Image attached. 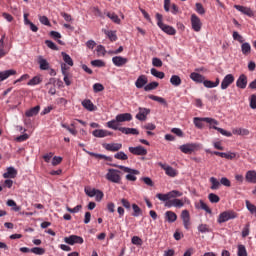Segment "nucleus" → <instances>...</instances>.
<instances>
[{
    "instance_id": "nucleus-1",
    "label": "nucleus",
    "mask_w": 256,
    "mask_h": 256,
    "mask_svg": "<svg viewBox=\"0 0 256 256\" xmlns=\"http://www.w3.org/2000/svg\"><path fill=\"white\" fill-rule=\"evenodd\" d=\"M204 123H208L209 129H215V131H218L224 137H233V133H231L223 128L217 127V125H219V121H217L214 118L205 117Z\"/></svg>"
},
{
    "instance_id": "nucleus-2",
    "label": "nucleus",
    "mask_w": 256,
    "mask_h": 256,
    "mask_svg": "<svg viewBox=\"0 0 256 256\" xmlns=\"http://www.w3.org/2000/svg\"><path fill=\"white\" fill-rule=\"evenodd\" d=\"M113 167H118V169H121L122 171H124V173H128L126 175L127 181H137L136 175H139V170H135L127 166L115 165V164L113 165Z\"/></svg>"
},
{
    "instance_id": "nucleus-3",
    "label": "nucleus",
    "mask_w": 256,
    "mask_h": 256,
    "mask_svg": "<svg viewBox=\"0 0 256 256\" xmlns=\"http://www.w3.org/2000/svg\"><path fill=\"white\" fill-rule=\"evenodd\" d=\"M231 219H237V214L233 210L224 211L219 214L217 223L221 225V223H227V221H231Z\"/></svg>"
},
{
    "instance_id": "nucleus-4",
    "label": "nucleus",
    "mask_w": 256,
    "mask_h": 256,
    "mask_svg": "<svg viewBox=\"0 0 256 256\" xmlns=\"http://www.w3.org/2000/svg\"><path fill=\"white\" fill-rule=\"evenodd\" d=\"M106 179L107 181H110V183H121V171L117 169H108Z\"/></svg>"
},
{
    "instance_id": "nucleus-5",
    "label": "nucleus",
    "mask_w": 256,
    "mask_h": 256,
    "mask_svg": "<svg viewBox=\"0 0 256 256\" xmlns=\"http://www.w3.org/2000/svg\"><path fill=\"white\" fill-rule=\"evenodd\" d=\"M179 149L185 155H191V153H194V151H198L199 144H197V143H187V144L181 145L179 147Z\"/></svg>"
},
{
    "instance_id": "nucleus-6",
    "label": "nucleus",
    "mask_w": 256,
    "mask_h": 256,
    "mask_svg": "<svg viewBox=\"0 0 256 256\" xmlns=\"http://www.w3.org/2000/svg\"><path fill=\"white\" fill-rule=\"evenodd\" d=\"M64 242L67 243V245H83L84 240L81 236L70 235L64 238Z\"/></svg>"
},
{
    "instance_id": "nucleus-7",
    "label": "nucleus",
    "mask_w": 256,
    "mask_h": 256,
    "mask_svg": "<svg viewBox=\"0 0 256 256\" xmlns=\"http://www.w3.org/2000/svg\"><path fill=\"white\" fill-rule=\"evenodd\" d=\"M190 21H191V26L193 31H195L196 33H199V31H201V28L203 27L201 18H199L196 14H192Z\"/></svg>"
},
{
    "instance_id": "nucleus-8",
    "label": "nucleus",
    "mask_w": 256,
    "mask_h": 256,
    "mask_svg": "<svg viewBox=\"0 0 256 256\" xmlns=\"http://www.w3.org/2000/svg\"><path fill=\"white\" fill-rule=\"evenodd\" d=\"M233 83H235V76H233V74H227L221 82L222 91L229 89L230 85H233Z\"/></svg>"
},
{
    "instance_id": "nucleus-9",
    "label": "nucleus",
    "mask_w": 256,
    "mask_h": 256,
    "mask_svg": "<svg viewBox=\"0 0 256 256\" xmlns=\"http://www.w3.org/2000/svg\"><path fill=\"white\" fill-rule=\"evenodd\" d=\"M159 165H160L161 169H163V171H165V174L168 177H177V175H179V172L175 168H173L167 164H163V163H159Z\"/></svg>"
},
{
    "instance_id": "nucleus-10",
    "label": "nucleus",
    "mask_w": 256,
    "mask_h": 256,
    "mask_svg": "<svg viewBox=\"0 0 256 256\" xmlns=\"http://www.w3.org/2000/svg\"><path fill=\"white\" fill-rule=\"evenodd\" d=\"M103 147L106 151H111L112 153H117L123 149V144L121 143H105Z\"/></svg>"
},
{
    "instance_id": "nucleus-11",
    "label": "nucleus",
    "mask_w": 256,
    "mask_h": 256,
    "mask_svg": "<svg viewBox=\"0 0 256 256\" xmlns=\"http://www.w3.org/2000/svg\"><path fill=\"white\" fill-rule=\"evenodd\" d=\"M181 219L183 221L184 228L189 230V227H191V215L188 210H183L181 212Z\"/></svg>"
},
{
    "instance_id": "nucleus-12",
    "label": "nucleus",
    "mask_w": 256,
    "mask_h": 256,
    "mask_svg": "<svg viewBox=\"0 0 256 256\" xmlns=\"http://www.w3.org/2000/svg\"><path fill=\"white\" fill-rule=\"evenodd\" d=\"M234 9H237L242 15H247V17H254L255 13L250 7L242 5H234Z\"/></svg>"
},
{
    "instance_id": "nucleus-13",
    "label": "nucleus",
    "mask_w": 256,
    "mask_h": 256,
    "mask_svg": "<svg viewBox=\"0 0 256 256\" xmlns=\"http://www.w3.org/2000/svg\"><path fill=\"white\" fill-rule=\"evenodd\" d=\"M112 63L115 67H123V65H127V63H129V59L123 56H114L112 58Z\"/></svg>"
},
{
    "instance_id": "nucleus-14",
    "label": "nucleus",
    "mask_w": 256,
    "mask_h": 256,
    "mask_svg": "<svg viewBox=\"0 0 256 256\" xmlns=\"http://www.w3.org/2000/svg\"><path fill=\"white\" fill-rule=\"evenodd\" d=\"M128 151H130L132 153V155H147V149H145V147L143 146H136V147H129Z\"/></svg>"
},
{
    "instance_id": "nucleus-15",
    "label": "nucleus",
    "mask_w": 256,
    "mask_h": 256,
    "mask_svg": "<svg viewBox=\"0 0 256 256\" xmlns=\"http://www.w3.org/2000/svg\"><path fill=\"white\" fill-rule=\"evenodd\" d=\"M247 83V75L241 74L236 80V87H238V89H247Z\"/></svg>"
},
{
    "instance_id": "nucleus-16",
    "label": "nucleus",
    "mask_w": 256,
    "mask_h": 256,
    "mask_svg": "<svg viewBox=\"0 0 256 256\" xmlns=\"http://www.w3.org/2000/svg\"><path fill=\"white\" fill-rule=\"evenodd\" d=\"M93 137H97L99 139H103V137H109L113 135V132H109V130L96 129L92 132Z\"/></svg>"
},
{
    "instance_id": "nucleus-17",
    "label": "nucleus",
    "mask_w": 256,
    "mask_h": 256,
    "mask_svg": "<svg viewBox=\"0 0 256 256\" xmlns=\"http://www.w3.org/2000/svg\"><path fill=\"white\" fill-rule=\"evenodd\" d=\"M151 113V110L148 108H139V112L136 114V119L138 121H146L147 115Z\"/></svg>"
},
{
    "instance_id": "nucleus-18",
    "label": "nucleus",
    "mask_w": 256,
    "mask_h": 256,
    "mask_svg": "<svg viewBox=\"0 0 256 256\" xmlns=\"http://www.w3.org/2000/svg\"><path fill=\"white\" fill-rule=\"evenodd\" d=\"M147 83H149V79L145 75H140L135 82V87L137 89H143Z\"/></svg>"
},
{
    "instance_id": "nucleus-19",
    "label": "nucleus",
    "mask_w": 256,
    "mask_h": 256,
    "mask_svg": "<svg viewBox=\"0 0 256 256\" xmlns=\"http://www.w3.org/2000/svg\"><path fill=\"white\" fill-rule=\"evenodd\" d=\"M15 177H17V169L13 166L8 167L3 174L4 179H15Z\"/></svg>"
},
{
    "instance_id": "nucleus-20",
    "label": "nucleus",
    "mask_w": 256,
    "mask_h": 256,
    "mask_svg": "<svg viewBox=\"0 0 256 256\" xmlns=\"http://www.w3.org/2000/svg\"><path fill=\"white\" fill-rule=\"evenodd\" d=\"M245 180L247 183H251L252 185H256V171L248 170L245 174Z\"/></svg>"
},
{
    "instance_id": "nucleus-21",
    "label": "nucleus",
    "mask_w": 256,
    "mask_h": 256,
    "mask_svg": "<svg viewBox=\"0 0 256 256\" xmlns=\"http://www.w3.org/2000/svg\"><path fill=\"white\" fill-rule=\"evenodd\" d=\"M119 125H121V124L117 120V116L115 117V119H112L106 123V127H108V129H113L114 131H119V129H121V127H119Z\"/></svg>"
},
{
    "instance_id": "nucleus-22",
    "label": "nucleus",
    "mask_w": 256,
    "mask_h": 256,
    "mask_svg": "<svg viewBox=\"0 0 256 256\" xmlns=\"http://www.w3.org/2000/svg\"><path fill=\"white\" fill-rule=\"evenodd\" d=\"M117 121L121 123H125L126 121H131L133 119V115L131 113H122L116 115Z\"/></svg>"
},
{
    "instance_id": "nucleus-23",
    "label": "nucleus",
    "mask_w": 256,
    "mask_h": 256,
    "mask_svg": "<svg viewBox=\"0 0 256 256\" xmlns=\"http://www.w3.org/2000/svg\"><path fill=\"white\" fill-rule=\"evenodd\" d=\"M11 75H17V71H15L14 69H10L0 72V82L5 81V79H9Z\"/></svg>"
},
{
    "instance_id": "nucleus-24",
    "label": "nucleus",
    "mask_w": 256,
    "mask_h": 256,
    "mask_svg": "<svg viewBox=\"0 0 256 256\" xmlns=\"http://www.w3.org/2000/svg\"><path fill=\"white\" fill-rule=\"evenodd\" d=\"M119 131L124 135H139V130H137V128L120 127Z\"/></svg>"
},
{
    "instance_id": "nucleus-25",
    "label": "nucleus",
    "mask_w": 256,
    "mask_h": 256,
    "mask_svg": "<svg viewBox=\"0 0 256 256\" xmlns=\"http://www.w3.org/2000/svg\"><path fill=\"white\" fill-rule=\"evenodd\" d=\"M82 107H84V109H86L87 111L97 110V106H95V104H93V102H91V100L89 99H85L84 101H82Z\"/></svg>"
},
{
    "instance_id": "nucleus-26",
    "label": "nucleus",
    "mask_w": 256,
    "mask_h": 256,
    "mask_svg": "<svg viewBox=\"0 0 256 256\" xmlns=\"http://www.w3.org/2000/svg\"><path fill=\"white\" fill-rule=\"evenodd\" d=\"M190 79H192V81H194L195 83H204L205 76H203L197 72H192L190 74Z\"/></svg>"
},
{
    "instance_id": "nucleus-27",
    "label": "nucleus",
    "mask_w": 256,
    "mask_h": 256,
    "mask_svg": "<svg viewBox=\"0 0 256 256\" xmlns=\"http://www.w3.org/2000/svg\"><path fill=\"white\" fill-rule=\"evenodd\" d=\"M219 83H220L219 78H216L215 82H213L211 80H205L204 79L203 85L207 89H214V87H219Z\"/></svg>"
},
{
    "instance_id": "nucleus-28",
    "label": "nucleus",
    "mask_w": 256,
    "mask_h": 256,
    "mask_svg": "<svg viewBox=\"0 0 256 256\" xmlns=\"http://www.w3.org/2000/svg\"><path fill=\"white\" fill-rule=\"evenodd\" d=\"M38 64L40 65L41 71H47L49 69V62L43 56H38Z\"/></svg>"
},
{
    "instance_id": "nucleus-29",
    "label": "nucleus",
    "mask_w": 256,
    "mask_h": 256,
    "mask_svg": "<svg viewBox=\"0 0 256 256\" xmlns=\"http://www.w3.org/2000/svg\"><path fill=\"white\" fill-rule=\"evenodd\" d=\"M160 29L166 33L167 35H175L177 33V30H175L173 28V26H169L166 24H162V26L160 27Z\"/></svg>"
},
{
    "instance_id": "nucleus-30",
    "label": "nucleus",
    "mask_w": 256,
    "mask_h": 256,
    "mask_svg": "<svg viewBox=\"0 0 256 256\" xmlns=\"http://www.w3.org/2000/svg\"><path fill=\"white\" fill-rule=\"evenodd\" d=\"M165 219L168 221V223H175V221H177V214H175L173 211H166Z\"/></svg>"
},
{
    "instance_id": "nucleus-31",
    "label": "nucleus",
    "mask_w": 256,
    "mask_h": 256,
    "mask_svg": "<svg viewBox=\"0 0 256 256\" xmlns=\"http://www.w3.org/2000/svg\"><path fill=\"white\" fill-rule=\"evenodd\" d=\"M242 55H250L251 54V44L249 42H242L241 45Z\"/></svg>"
},
{
    "instance_id": "nucleus-32",
    "label": "nucleus",
    "mask_w": 256,
    "mask_h": 256,
    "mask_svg": "<svg viewBox=\"0 0 256 256\" xmlns=\"http://www.w3.org/2000/svg\"><path fill=\"white\" fill-rule=\"evenodd\" d=\"M63 61L65 65H68L69 67H73L74 63H73V58H71V56H69V54H67L66 52H61Z\"/></svg>"
},
{
    "instance_id": "nucleus-33",
    "label": "nucleus",
    "mask_w": 256,
    "mask_h": 256,
    "mask_svg": "<svg viewBox=\"0 0 256 256\" xmlns=\"http://www.w3.org/2000/svg\"><path fill=\"white\" fill-rule=\"evenodd\" d=\"M10 47L5 46V44H3V40L0 41V59H3V57H5V55H7L10 51Z\"/></svg>"
},
{
    "instance_id": "nucleus-34",
    "label": "nucleus",
    "mask_w": 256,
    "mask_h": 256,
    "mask_svg": "<svg viewBox=\"0 0 256 256\" xmlns=\"http://www.w3.org/2000/svg\"><path fill=\"white\" fill-rule=\"evenodd\" d=\"M185 203H187V198L186 197L182 198V199H177V198L173 199V205L177 209H181V207H183L185 205Z\"/></svg>"
},
{
    "instance_id": "nucleus-35",
    "label": "nucleus",
    "mask_w": 256,
    "mask_h": 256,
    "mask_svg": "<svg viewBox=\"0 0 256 256\" xmlns=\"http://www.w3.org/2000/svg\"><path fill=\"white\" fill-rule=\"evenodd\" d=\"M232 133L233 135L247 136L249 135V130L245 128H233Z\"/></svg>"
},
{
    "instance_id": "nucleus-36",
    "label": "nucleus",
    "mask_w": 256,
    "mask_h": 256,
    "mask_svg": "<svg viewBox=\"0 0 256 256\" xmlns=\"http://www.w3.org/2000/svg\"><path fill=\"white\" fill-rule=\"evenodd\" d=\"M210 183H211L210 189H212V191H217V189L221 187V182H219V180H217V178L215 177L210 178Z\"/></svg>"
},
{
    "instance_id": "nucleus-37",
    "label": "nucleus",
    "mask_w": 256,
    "mask_h": 256,
    "mask_svg": "<svg viewBox=\"0 0 256 256\" xmlns=\"http://www.w3.org/2000/svg\"><path fill=\"white\" fill-rule=\"evenodd\" d=\"M170 83L173 85V87H179V85L182 83L181 77H179V75H172L170 78Z\"/></svg>"
},
{
    "instance_id": "nucleus-38",
    "label": "nucleus",
    "mask_w": 256,
    "mask_h": 256,
    "mask_svg": "<svg viewBox=\"0 0 256 256\" xmlns=\"http://www.w3.org/2000/svg\"><path fill=\"white\" fill-rule=\"evenodd\" d=\"M40 109H41L40 106H35V107L31 108L30 110L26 111L25 115H26V117H33L35 115H38Z\"/></svg>"
},
{
    "instance_id": "nucleus-39",
    "label": "nucleus",
    "mask_w": 256,
    "mask_h": 256,
    "mask_svg": "<svg viewBox=\"0 0 256 256\" xmlns=\"http://www.w3.org/2000/svg\"><path fill=\"white\" fill-rule=\"evenodd\" d=\"M105 35L108 37L110 41H116L117 40V32L113 30H104Z\"/></svg>"
},
{
    "instance_id": "nucleus-40",
    "label": "nucleus",
    "mask_w": 256,
    "mask_h": 256,
    "mask_svg": "<svg viewBox=\"0 0 256 256\" xmlns=\"http://www.w3.org/2000/svg\"><path fill=\"white\" fill-rule=\"evenodd\" d=\"M203 121H205V117H194L193 118V123L197 129H203Z\"/></svg>"
},
{
    "instance_id": "nucleus-41",
    "label": "nucleus",
    "mask_w": 256,
    "mask_h": 256,
    "mask_svg": "<svg viewBox=\"0 0 256 256\" xmlns=\"http://www.w3.org/2000/svg\"><path fill=\"white\" fill-rule=\"evenodd\" d=\"M114 159H118V161H127V159H129V156H127L125 152L119 151L116 154H114Z\"/></svg>"
},
{
    "instance_id": "nucleus-42",
    "label": "nucleus",
    "mask_w": 256,
    "mask_h": 256,
    "mask_svg": "<svg viewBox=\"0 0 256 256\" xmlns=\"http://www.w3.org/2000/svg\"><path fill=\"white\" fill-rule=\"evenodd\" d=\"M151 75H153V77H157V79H165V73L164 72H160L159 70L152 68L150 70Z\"/></svg>"
},
{
    "instance_id": "nucleus-43",
    "label": "nucleus",
    "mask_w": 256,
    "mask_h": 256,
    "mask_svg": "<svg viewBox=\"0 0 256 256\" xmlns=\"http://www.w3.org/2000/svg\"><path fill=\"white\" fill-rule=\"evenodd\" d=\"M148 99H151L152 101H157L158 103H161L162 105H167V101L163 97H159L156 95H148Z\"/></svg>"
},
{
    "instance_id": "nucleus-44",
    "label": "nucleus",
    "mask_w": 256,
    "mask_h": 256,
    "mask_svg": "<svg viewBox=\"0 0 256 256\" xmlns=\"http://www.w3.org/2000/svg\"><path fill=\"white\" fill-rule=\"evenodd\" d=\"M97 190L95 188H91L89 186L84 188V192L88 197H95V195L97 194Z\"/></svg>"
},
{
    "instance_id": "nucleus-45",
    "label": "nucleus",
    "mask_w": 256,
    "mask_h": 256,
    "mask_svg": "<svg viewBox=\"0 0 256 256\" xmlns=\"http://www.w3.org/2000/svg\"><path fill=\"white\" fill-rule=\"evenodd\" d=\"M90 155L91 157H95L96 159H105L106 161H109V156L103 155V154H97L95 152H89L84 149Z\"/></svg>"
},
{
    "instance_id": "nucleus-46",
    "label": "nucleus",
    "mask_w": 256,
    "mask_h": 256,
    "mask_svg": "<svg viewBox=\"0 0 256 256\" xmlns=\"http://www.w3.org/2000/svg\"><path fill=\"white\" fill-rule=\"evenodd\" d=\"M159 87V82H150L144 87V91H154V89Z\"/></svg>"
},
{
    "instance_id": "nucleus-47",
    "label": "nucleus",
    "mask_w": 256,
    "mask_h": 256,
    "mask_svg": "<svg viewBox=\"0 0 256 256\" xmlns=\"http://www.w3.org/2000/svg\"><path fill=\"white\" fill-rule=\"evenodd\" d=\"M132 209H133V217H140V215H143V210L139 208L137 204H132Z\"/></svg>"
},
{
    "instance_id": "nucleus-48",
    "label": "nucleus",
    "mask_w": 256,
    "mask_h": 256,
    "mask_svg": "<svg viewBox=\"0 0 256 256\" xmlns=\"http://www.w3.org/2000/svg\"><path fill=\"white\" fill-rule=\"evenodd\" d=\"M236 157H237V153H235V152H228V153L222 152V154H221L222 159L233 160Z\"/></svg>"
},
{
    "instance_id": "nucleus-49",
    "label": "nucleus",
    "mask_w": 256,
    "mask_h": 256,
    "mask_svg": "<svg viewBox=\"0 0 256 256\" xmlns=\"http://www.w3.org/2000/svg\"><path fill=\"white\" fill-rule=\"evenodd\" d=\"M107 17L113 21V23H116L117 25L121 24V19H119V16L115 13H107Z\"/></svg>"
},
{
    "instance_id": "nucleus-50",
    "label": "nucleus",
    "mask_w": 256,
    "mask_h": 256,
    "mask_svg": "<svg viewBox=\"0 0 256 256\" xmlns=\"http://www.w3.org/2000/svg\"><path fill=\"white\" fill-rule=\"evenodd\" d=\"M6 205L8 207H13L12 208L13 211H21V206H17V203L15 202V200H11V199L7 200Z\"/></svg>"
},
{
    "instance_id": "nucleus-51",
    "label": "nucleus",
    "mask_w": 256,
    "mask_h": 256,
    "mask_svg": "<svg viewBox=\"0 0 256 256\" xmlns=\"http://www.w3.org/2000/svg\"><path fill=\"white\" fill-rule=\"evenodd\" d=\"M199 233H211V228L207 224H200L198 225Z\"/></svg>"
},
{
    "instance_id": "nucleus-52",
    "label": "nucleus",
    "mask_w": 256,
    "mask_h": 256,
    "mask_svg": "<svg viewBox=\"0 0 256 256\" xmlns=\"http://www.w3.org/2000/svg\"><path fill=\"white\" fill-rule=\"evenodd\" d=\"M41 81H43L41 79V77L39 76H34L28 83L27 85H29L30 87H33L35 85H39L41 83Z\"/></svg>"
},
{
    "instance_id": "nucleus-53",
    "label": "nucleus",
    "mask_w": 256,
    "mask_h": 256,
    "mask_svg": "<svg viewBox=\"0 0 256 256\" xmlns=\"http://www.w3.org/2000/svg\"><path fill=\"white\" fill-rule=\"evenodd\" d=\"M96 53L98 57H105L107 50H105V47L103 45H98L96 48Z\"/></svg>"
},
{
    "instance_id": "nucleus-54",
    "label": "nucleus",
    "mask_w": 256,
    "mask_h": 256,
    "mask_svg": "<svg viewBox=\"0 0 256 256\" xmlns=\"http://www.w3.org/2000/svg\"><path fill=\"white\" fill-rule=\"evenodd\" d=\"M156 197H157V199H159V201H164L165 203H167V201H169V199H171L169 192L166 194L158 193L156 195Z\"/></svg>"
},
{
    "instance_id": "nucleus-55",
    "label": "nucleus",
    "mask_w": 256,
    "mask_h": 256,
    "mask_svg": "<svg viewBox=\"0 0 256 256\" xmlns=\"http://www.w3.org/2000/svg\"><path fill=\"white\" fill-rule=\"evenodd\" d=\"M246 207L252 215H256V206H255V204H252L251 202H249V200H246Z\"/></svg>"
},
{
    "instance_id": "nucleus-56",
    "label": "nucleus",
    "mask_w": 256,
    "mask_h": 256,
    "mask_svg": "<svg viewBox=\"0 0 256 256\" xmlns=\"http://www.w3.org/2000/svg\"><path fill=\"white\" fill-rule=\"evenodd\" d=\"M232 37L234 41H238V43H245V38H243L237 31L233 32Z\"/></svg>"
},
{
    "instance_id": "nucleus-57",
    "label": "nucleus",
    "mask_w": 256,
    "mask_h": 256,
    "mask_svg": "<svg viewBox=\"0 0 256 256\" xmlns=\"http://www.w3.org/2000/svg\"><path fill=\"white\" fill-rule=\"evenodd\" d=\"M238 256H247V248H245V245L240 244L238 245Z\"/></svg>"
},
{
    "instance_id": "nucleus-58",
    "label": "nucleus",
    "mask_w": 256,
    "mask_h": 256,
    "mask_svg": "<svg viewBox=\"0 0 256 256\" xmlns=\"http://www.w3.org/2000/svg\"><path fill=\"white\" fill-rule=\"evenodd\" d=\"M208 199L210 203H219V201H221V198H219V196H217L215 193H210L208 195Z\"/></svg>"
},
{
    "instance_id": "nucleus-59",
    "label": "nucleus",
    "mask_w": 256,
    "mask_h": 256,
    "mask_svg": "<svg viewBox=\"0 0 256 256\" xmlns=\"http://www.w3.org/2000/svg\"><path fill=\"white\" fill-rule=\"evenodd\" d=\"M31 253H34V255H45V248H41V247L31 248Z\"/></svg>"
},
{
    "instance_id": "nucleus-60",
    "label": "nucleus",
    "mask_w": 256,
    "mask_h": 256,
    "mask_svg": "<svg viewBox=\"0 0 256 256\" xmlns=\"http://www.w3.org/2000/svg\"><path fill=\"white\" fill-rule=\"evenodd\" d=\"M93 91L94 93H101V91H105V86L101 83H95L93 85Z\"/></svg>"
},
{
    "instance_id": "nucleus-61",
    "label": "nucleus",
    "mask_w": 256,
    "mask_h": 256,
    "mask_svg": "<svg viewBox=\"0 0 256 256\" xmlns=\"http://www.w3.org/2000/svg\"><path fill=\"white\" fill-rule=\"evenodd\" d=\"M168 193L170 195V199H176V197H183V192L178 190H172Z\"/></svg>"
},
{
    "instance_id": "nucleus-62",
    "label": "nucleus",
    "mask_w": 256,
    "mask_h": 256,
    "mask_svg": "<svg viewBox=\"0 0 256 256\" xmlns=\"http://www.w3.org/2000/svg\"><path fill=\"white\" fill-rule=\"evenodd\" d=\"M92 67H105V62L103 60H93L91 61Z\"/></svg>"
},
{
    "instance_id": "nucleus-63",
    "label": "nucleus",
    "mask_w": 256,
    "mask_h": 256,
    "mask_svg": "<svg viewBox=\"0 0 256 256\" xmlns=\"http://www.w3.org/2000/svg\"><path fill=\"white\" fill-rule=\"evenodd\" d=\"M196 12L198 15H205V8L203 7V4L196 3Z\"/></svg>"
},
{
    "instance_id": "nucleus-64",
    "label": "nucleus",
    "mask_w": 256,
    "mask_h": 256,
    "mask_svg": "<svg viewBox=\"0 0 256 256\" xmlns=\"http://www.w3.org/2000/svg\"><path fill=\"white\" fill-rule=\"evenodd\" d=\"M250 107L251 109H256V95L252 94L250 96Z\"/></svg>"
}]
</instances>
